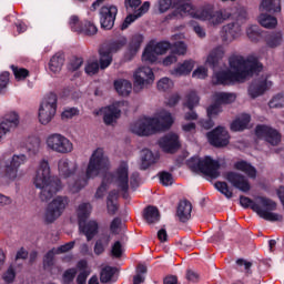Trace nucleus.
<instances>
[{"mask_svg":"<svg viewBox=\"0 0 284 284\" xmlns=\"http://www.w3.org/2000/svg\"><path fill=\"white\" fill-rule=\"evenodd\" d=\"M229 65L232 71L214 72L211 83L213 85H233V83H245L252 79L253 74H258L263 70V64L258 58L250 55H233L229 59Z\"/></svg>","mask_w":284,"mask_h":284,"instance_id":"obj_1","label":"nucleus"},{"mask_svg":"<svg viewBox=\"0 0 284 284\" xmlns=\"http://www.w3.org/2000/svg\"><path fill=\"white\" fill-rule=\"evenodd\" d=\"M33 185L40 190V200L43 202L50 201L54 194L63 190L61 180L52 175V169L47 159H42L38 162L33 176Z\"/></svg>","mask_w":284,"mask_h":284,"instance_id":"obj_2","label":"nucleus"},{"mask_svg":"<svg viewBox=\"0 0 284 284\" xmlns=\"http://www.w3.org/2000/svg\"><path fill=\"white\" fill-rule=\"evenodd\" d=\"M174 125V116L170 111L162 109L153 118H141L133 122L130 131L138 136H150L156 132H165Z\"/></svg>","mask_w":284,"mask_h":284,"instance_id":"obj_3","label":"nucleus"},{"mask_svg":"<svg viewBox=\"0 0 284 284\" xmlns=\"http://www.w3.org/2000/svg\"><path fill=\"white\" fill-rule=\"evenodd\" d=\"M175 8L182 17H192L193 19H199L200 21H206L209 26H221L224 21L232 18V12L227 9L214 10L212 7H204L202 9L195 10L192 3L178 2Z\"/></svg>","mask_w":284,"mask_h":284,"instance_id":"obj_4","label":"nucleus"},{"mask_svg":"<svg viewBox=\"0 0 284 284\" xmlns=\"http://www.w3.org/2000/svg\"><path fill=\"white\" fill-rule=\"evenodd\" d=\"M109 187H116L119 192H123L125 199L128 190H130V165L122 161L113 173H105L102 183L95 192V199H103Z\"/></svg>","mask_w":284,"mask_h":284,"instance_id":"obj_5","label":"nucleus"},{"mask_svg":"<svg viewBox=\"0 0 284 284\" xmlns=\"http://www.w3.org/2000/svg\"><path fill=\"white\" fill-rule=\"evenodd\" d=\"M110 168V159L105 155L102 148H98L90 156L89 164L87 166L85 176L77 180L73 184H69V190L73 194L81 192L90 179H97L101 172H105Z\"/></svg>","mask_w":284,"mask_h":284,"instance_id":"obj_6","label":"nucleus"},{"mask_svg":"<svg viewBox=\"0 0 284 284\" xmlns=\"http://www.w3.org/2000/svg\"><path fill=\"white\" fill-rule=\"evenodd\" d=\"M240 205L242 207H250L264 221H270L271 223L283 221V215L274 213L276 210V202L265 196H257L253 201L247 196H240Z\"/></svg>","mask_w":284,"mask_h":284,"instance_id":"obj_7","label":"nucleus"},{"mask_svg":"<svg viewBox=\"0 0 284 284\" xmlns=\"http://www.w3.org/2000/svg\"><path fill=\"white\" fill-rule=\"evenodd\" d=\"M233 19H235V22L223 26L220 31V37L223 43H232L242 37L243 28L241 27V23L247 21V10H245V8H240L234 13Z\"/></svg>","mask_w":284,"mask_h":284,"instance_id":"obj_8","label":"nucleus"},{"mask_svg":"<svg viewBox=\"0 0 284 284\" xmlns=\"http://www.w3.org/2000/svg\"><path fill=\"white\" fill-rule=\"evenodd\" d=\"M187 165L192 172H201V174H205L210 179H219L221 176V171H219L221 170V163L210 156H193L187 161Z\"/></svg>","mask_w":284,"mask_h":284,"instance_id":"obj_9","label":"nucleus"},{"mask_svg":"<svg viewBox=\"0 0 284 284\" xmlns=\"http://www.w3.org/2000/svg\"><path fill=\"white\" fill-rule=\"evenodd\" d=\"M92 205L90 203H82L78 207L79 230L84 234L87 241H92L99 234V223L91 220L85 223V219L90 216Z\"/></svg>","mask_w":284,"mask_h":284,"instance_id":"obj_10","label":"nucleus"},{"mask_svg":"<svg viewBox=\"0 0 284 284\" xmlns=\"http://www.w3.org/2000/svg\"><path fill=\"white\" fill-rule=\"evenodd\" d=\"M45 146L49 152L55 154H72L74 152V143L68 136L61 133H51L45 138Z\"/></svg>","mask_w":284,"mask_h":284,"instance_id":"obj_11","label":"nucleus"},{"mask_svg":"<svg viewBox=\"0 0 284 284\" xmlns=\"http://www.w3.org/2000/svg\"><path fill=\"white\" fill-rule=\"evenodd\" d=\"M70 204V199L65 195L55 196L47 206L44 213L45 223H54L57 219L65 212V207Z\"/></svg>","mask_w":284,"mask_h":284,"instance_id":"obj_12","label":"nucleus"},{"mask_svg":"<svg viewBox=\"0 0 284 284\" xmlns=\"http://www.w3.org/2000/svg\"><path fill=\"white\" fill-rule=\"evenodd\" d=\"M57 114V94L49 93L41 102L38 119L41 125H48Z\"/></svg>","mask_w":284,"mask_h":284,"instance_id":"obj_13","label":"nucleus"},{"mask_svg":"<svg viewBox=\"0 0 284 284\" xmlns=\"http://www.w3.org/2000/svg\"><path fill=\"white\" fill-rule=\"evenodd\" d=\"M171 48L172 43L168 41L150 42L144 49L142 61L145 63H155L159 55L165 54Z\"/></svg>","mask_w":284,"mask_h":284,"instance_id":"obj_14","label":"nucleus"},{"mask_svg":"<svg viewBox=\"0 0 284 284\" xmlns=\"http://www.w3.org/2000/svg\"><path fill=\"white\" fill-rule=\"evenodd\" d=\"M154 83V71L150 67H140L133 73V88L135 92L145 90Z\"/></svg>","mask_w":284,"mask_h":284,"instance_id":"obj_15","label":"nucleus"},{"mask_svg":"<svg viewBox=\"0 0 284 284\" xmlns=\"http://www.w3.org/2000/svg\"><path fill=\"white\" fill-rule=\"evenodd\" d=\"M119 9L114 4H106L100 9V24L104 30H112L114 21H116Z\"/></svg>","mask_w":284,"mask_h":284,"instance_id":"obj_16","label":"nucleus"},{"mask_svg":"<svg viewBox=\"0 0 284 284\" xmlns=\"http://www.w3.org/2000/svg\"><path fill=\"white\" fill-rule=\"evenodd\" d=\"M58 173L61 179H72L79 172V163L69 158H60L57 162Z\"/></svg>","mask_w":284,"mask_h":284,"instance_id":"obj_17","label":"nucleus"},{"mask_svg":"<svg viewBox=\"0 0 284 284\" xmlns=\"http://www.w3.org/2000/svg\"><path fill=\"white\" fill-rule=\"evenodd\" d=\"M255 134L257 139H264L270 145H278L281 143V134L271 126L260 124L255 129Z\"/></svg>","mask_w":284,"mask_h":284,"instance_id":"obj_18","label":"nucleus"},{"mask_svg":"<svg viewBox=\"0 0 284 284\" xmlns=\"http://www.w3.org/2000/svg\"><path fill=\"white\" fill-rule=\"evenodd\" d=\"M206 136L209 143L214 148H225L230 143V133L222 126L209 132Z\"/></svg>","mask_w":284,"mask_h":284,"instance_id":"obj_19","label":"nucleus"},{"mask_svg":"<svg viewBox=\"0 0 284 284\" xmlns=\"http://www.w3.org/2000/svg\"><path fill=\"white\" fill-rule=\"evenodd\" d=\"M70 28L73 32H79L82 34H87V37H92L99 32L97 24L92 21H84L83 27L79 22V18L77 16H72L69 20Z\"/></svg>","mask_w":284,"mask_h":284,"instance_id":"obj_20","label":"nucleus"},{"mask_svg":"<svg viewBox=\"0 0 284 284\" xmlns=\"http://www.w3.org/2000/svg\"><path fill=\"white\" fill-rule=\"evenodd\" d=\"M26 163H28V156L26 154H14L10 161V164L6 165L7 179L14 181V179H17L19 168H21V165H26Z\"/></svg>","mask_w":284,"mask_h":284,"instance_id":"obj_21","label":"nucleus"},{"mask_svg":"<svg viewBox=\"0 0 284 284\" xmlns=\"http://www.w3.org/2000/svg\"><path fill=\"white\" fill-rule=\"evenodd\" d=\"M272 88V81H268L266 77H262L257 80H254L248 87V97L251 99H257L267 92Z\"/></svg>","mask_w":284,"mask_h":284,"instance_id":"obj_22","label":"nucleus"},{"mask_svg":"<svg viewBox=\"0 0 284 284\" xmlns=\"http://www.w3.org/2000/svg\"><path fill=\"white\" fill-rule=\"evenodd\" d=\"M201 101V98H199V94L196 91H190L184 101V108H187L190 112L184 114L185 121H196L199 119V114L194 112V108H197L199 103Z\"/></svg>","mask_w":284,"mask_h":284,"instance_id":"obj_23","label":"nucleus"},{"mask_svg":"<svg viewBox=\"0 0 284 284\" xmlns=\"http://www.w3.org/2000/svg\"><path fill=\"white\" fill-rule=\"evenodd\" d=\"M159 145L163 152L174 154V152L181 148V142L176 133H169L159 140Z\"/></svg>","mask_w":284,"mask_h":284,"instance_id":"obj_24","label":"nucleus"},{"mask_svg":"<svg viewBox=\"0 0 284 284\" xmlns=\"http://www.w3.org/2000/svg\"><path fill=\"white\" fill-rule=\"evenodd\" d=\"M119 103H114L101 109L105 125H114V123L119 121V119L121 118V109L119 108Z\"/></svg>","mask_w":284,"mask_h":284,"instance_id":"obj_25","label":"nucleus"},{"mask_svg":"<svg viewBox=\"0 0 284 284\" xmlns=\"http://www.w3.org/2000/svg\"><path fill=\"white\" fill-rule=\"evenodd\" d=\"M227 182L233 184L241 192H250V182L247 179L236 172H230L226 175Z\"/></svg>","mask_w":284,"mask_h":284,"instance_id":"obj_26","label":"nucleus"},{"mask_svg":"<svg viewBox=\"0 0 284 284\" xmlns=\"http://www.w3.org/2000/svg\"><path fill=\"white\" fill-rule=\"evenodd\" d=\"M148 10H150V2L146 1L138 9V11H135V14H130L124 19L121 30H128V28H130V26H132L136 19L143 17Z\"/></svg>","mask_w":284,"mask_h":284,"instance_id":"obj_27","label":"nucleus"},{"mask_svg":"<svg viewBox=\"0 0 284 284\" xmlns=\"http://www.w3.org/2000/svg\"><path fill=\"white\" fill-rule=\"evenodd\" d=\"M178 219L182 222L185 223L186 221H190L192 216V203L187 200H183L179 203L178 206Z\"/></svg>","mask_w":284,"mask_h":284,"instance_id":"obj_28","label":"nucleus"},{"mask_svg":"<svg viewBox=\"0 0 284 284\" xmlns=\"http://www.w3.org/2000/svg\"><path fill=\"white\" fill-rule=\"evenodd\" d=\"M225 57V49L220 45L214 48L206 58V65H210V68H216L219 65V61Z\"/></svg>","mask_w":284,"mask_h":284,"instance_id":"obj_29","label":"nucleus"},{"mask_svg":"<svg viewBox=\"0 0 284 284\" xmlns=\"http://www.w3.org/2000/svg\"><path fill=\"white\" fill-rule=\"evenodd\" d=\"M141 43H143V34H135L131 38L126 51V59L130 60L136 55V52L141 50Z\"/></svg>","mask_w":284,"mask_h":284,"instance_id":"obj_30","label":"nucleus"},{"mask_svg":"<svg viewBox=\"0 0 284 284\" xmlns=\"http://www.w3.org/2000/svg\"><path fill=\"white\" fill-rule=\"evenodd\" d=\"M110 241H112V235L109 233H103L99 236V239L95 241L93 252L97 256H101L103 252H105V248L108 245H110Z\"/></svg>","mask_w":284,"mask_h":284,"instance_id":"obj_31","label":"nucleus"},{"mask_svg":"<svg viewBox=\"0 0 284 284\" xmlns=\"http://www.w3.org/2000/svg\"><path fill=\"white\" fill-rule=\"evenodd\" d=\"M260 12H272L276 14L281 12V0H262L258 7Z\"/></svg>","mask_w":284,"mask_h":284,"instance_id":"obj_32","label":"nucleus"},{"mask_svg":"<svg viewBox=\"0 0 284 284\" xmlns=\"http://www.w3.org/2000/svg\"><path fill=\"white\" fill-rule=\"evenodd\" d=\"M195 63L196 62L194 60H185L182 64H179L175 69H173L171 74L173 77H185L190 74L192 70H194Z\"/></svg>","mask_w":284,"mask_h":284,"instance_id":"obj_33","label":"nucleus"},{"mask_svg":"<svg viewBox=\"0 0 284 284\" xmlns=\"http://www.w3.org/2000/svg\"><path fill=\"white\" fill-rule=\"evenodd\" d=\"M264 41L268 48H278L283 43V31H272L266 33Z\"/></svg>","mask_w":284,"mask_h":284,"instance_id":"obj_34","label":"nucleus"},{"mask_svg":"<svg viewBox=\"0 0 284 284\" xmlns=\"http://www.w3.org/2000/svg\"><path fill=\"white\" fill-rule=\"evenodd\" d=\"M257 21L262 28L266 30H274L278 26V19L270 13H261L257 18Z\"/></svg>","mask_w":284,"mask_h":284,"instance_id":"obj_35","label":"nucleus"},{"mask_svg":"<svg viewBox=\"0 0 284 284\" xmlns=\"http://www.w3.org/2000/svg\"><path fill=\"white\" fill-rule=\"evenodd\" d=\"M250 121H252L250 114L243 113L235 121L232 122L231 130L233 132H241L247 129V125H250Z\"/></svg>","mask_w":284,"mask_h":284,"instance_id":"obj_36","label":"nucleus"},{"mask_svg":"<svg viewBox=\"0 0 284 284\" xmlns=\"http://www.w3.org/2000/svg\"><path fill=\"white\" fill-rule=\"evenodd\" d=\"M190 3V2H185V0H175L174 2H172V0H160L159 1V10L160 12H168L169 9L173 8V17H185L182 16L181 12H178L176 10V3Z\"/></svg>","mask_w":284,"mask_h":284,"instance_id":"obj_37","label":"nucleus"},{"mask_svg":"<svg viewBox=\"0 0 284 284\" xmlns=\"http://www.w3.org/2000/svg\"><path fill=\"white\" fill-rule=\"evenodd\" d=\"M64 62H65V58H63V54L55 53L49 62L50 72L52 74H59L61 72V69L63 68Z\"/></svg>","mask_w":284,"mask_h":284,"instance_id":"obj_38","label":"nucleus"},{"mask_svg":"<svg viewBox=\"0 0 284 284\" xmlns=\"http://www.w3.org/2000/svg\"><path fill=\"white\" fill-rule=\"evenodd\" d=\"M214 101H216L220 105H230V103H234L236 101V93L230 92H216L213 95Z\"/></svg>","mask_w":284,"mask_h":284,"instance_id":"obj_39","label":"nucleus"},{"mask_svg":"<svg viewBox=\"0 0 284 284\" xmlns=\"http://www.w3.org/2000/svg\"><path fill=\"white\" fill-rule=\"evenodd\" d=\"M235 170H239L240 172H244V174H247L250 179H256V169L252 166L250 162L246 161H237L234 164Z\"/></svg>","mask_w":284,"mask_h":284,"instance_id":"obj_40","label":"nucleus"},{"mask_svg":"<svg viewBox=\"0 0 284 284\" xmlns=\"http://www.w3.org/2000/svg\"><path fill=\"white\" fill-rule=\"evenodd\" d=\"M100 54V68L101 70H105V68H110L112 63V51L108 47H102L99 50Z\"/></svg>","mask_w":284,"mask_h":284,"instance_id":"obj_41","label":"nucleus"},{"mask_svg":"<svg viewBox=\"0 0 284 284\" xmlns=\"http://www.w3.org/2000/svg\"><path fill=\"white\" fill-rule=\"evenodd\" d=\"M27 152L29 156H37L41 152V139L31 136L27 142Z\"/></svg>","mask_w":284,"mask_h":284,"instance_id":"obj_42","label":"nucleus"},{"mask_svg":"<svg viewBox=\"0 0 284 284\" xmlns=\"http://www.w3.org/2000/svg\"><path fill=\"white\" fill-rule=\"evenodd\" d=\"M114 89L121 97H129L132 92V82L128 80H116L114 82Z\"/></svg>","mask_w":284,"mask_h":284,"instance_id":"obj_43","label":"nucleus"},{"mask_svg":"<svg viewBox=\"0 0 284 284\" xmlns=\"http://www.w3.org/2000/svg\"><path fill=\"white\" fill-rule=\"evenodd\" d=\"M144 219H145L146 223H149V224L159 223V221L161 219L159 209H156V206H148L144 210Z\"/></svg>","mask_w":284,"mask_h":284,"instance_id":"obj_44","label":"nucleus"},{"mask_svg":"<svg viewBox=\"0 0 284 284\" xmlns=\"http://www.w3.org/2000/svg\"><path fill=\"white\" fill-rule=\"evenodd\" d=\"M141 168L142 170H148V166L152 165V163H156V156L152 151L144 149L141 152Z\"/></svg>","mask_w":284,"mask_h":284,"instance_id":"obj_45","label":"nucleus"},{"mask_svg":"<svg viewBox=\"0 0 284 284\" xmlns=\"http://www.w3.org/2000/svg\"><path fill=\"white\" fill-rule=\"evenodd\" d=\"M116 199H119V192L112 191L109 193L106 199V207L109 214H116V210H119V205L116 204Z\"/></svg>","mask_w":284,"mask_h":284,"instance_id":"obj_46","label":"nucleus"},{"mask_svg":"<svg viewBox=\"0 0 284 284\" xmlns=\"http://www.w3.org/2000/svg\"><path fill=\"white\" fill-rule=\"evenodd\" d=\"M2 123H6L10 130H14L19 125V113L17 111L7 113Z\"/></svg>","mask_w":284,"mask_h":284,"instance_id":"obj_47","label":"nucleus"},{"mask_svg":"<svg viewBox=\"0 0 284 284\" xmlns=\"http://www.w3.org/2000/svg\"><path fill=\"white\" fill-rule=\"evenodd\" d=\"M116 274V267L104 266L100 273L101 283H110L112 281V276Z\"/></svg>","mask_w":284,"mask_h":284,"instance_id":"obj_48","label":"nucleus"},{"mask_svg":"<svg viewBox=\"0 0 284 284\" xmlns=\"http://www.w3.org/2000/svg\"><path fill=\"white\" fill-rule=\"evenodd\" d=\"M172 54H178L179 57H183V54L187 53V44L183 41L175 42L171 44Z\"/></svg>","mask_w":284,"mask_h":284,"instance_id":"obj_49","label":"nucleus"},{"mask_svg":"<svg viewBox=\"0 0 284 284\" xmlns=\"http://www.w3.org/2000/svg\"><path fill=\"white\" fill-rule=\"evenodd\" d=\"M125 43H128V39L125 37H121L111 42L106 48L114 54V52H119V50H121Z\"/></svg>","mask_w":284,"mask_h":284,"instance_id":"obj_50","label":"nucleus"},{"mask_svg":"<svg viewBox=\"0 0 284 284\" xmlns=\"http://www.w3.org/2000/svg\"><path fill=\"white\" fill-rule=\"evenodd\" d=\"M172 88H174V82L170 78H162L158 82V90L160 92H169Z\"/></svg>","mask_w":284,"mask_h":284,"instance_id":"obj_51","label":"nucleus"},{"mask_svg":"<svg viewBox=\"0 0 284 284\" xmlns=\"http://www.w3.org/2000/svg\"><path fill=\"white\" fill-rule=\"evenodd\" d=\"M8 83H10V72L4 71L0 73V94H6L8 91Z\"/></svg>","mask_w":284,"mask_h":284,"instance_id":"obj_52","label":"nucleus"},{"mask_svg":"<svg viewBox=\"0 0 284 284\" xmlns=\"http://www.w3.org/2000/svg\"><path fill=\"white\" fill-rule=\"evenodd\" d=\"M246 36L251 41H258V37H261V29L258 26L254 24L246 29Z\"/></svg>","mask_w":284,"mask_h":284,"instance_id":"obj_53","label":"nucleus"},{"mask_svg":"<svg viewBox=\"0 0 284 284\" xmlns=\"http://www.w3.org/2000/svg\"><path fill=\"white\" fill-rule=\"evenodd\" d=\"M11 70L13 72L17 81H23V79H26L28 77V74H30V72L27 69L18 68L14 65H11Z\"/></svg>","mask_w":284,"mask_h":284,"instance_id":"obj_54","label":"nucleus"},{"mask_svg":"<svg viewBox=\"0 0 284 284\" xmlns=\"http://www.w3.org/2000/svg\"><path fill=\"white\" fill-rule=\"evenodd\" d=\"M74 116H79V109L77 108H67L61 113V119L63 121H68L69 119H74Z\"/></svg>","mask_w":284,"mask_h":284,"instance_id":"obj_55","label":"nucleus"},{"mask_svg":"<svg viewBox=\"0 0 284 284\" xmlns=\"http://www.w3.org/2000/svg\"><path fill=\"white\" fill-rule=\"evenodd\" d=\"M209 119H214V116H219L223 112V109L221 108V104L217 102L215 104L210 105L206 109Z\"/></svg>","mask_w":284,"mask_h":284,"instance_id":"obj_56","label":"nucleus"},{"mask_svg":"<svg viewBox=\"0 0 284 284\" xmlns=\"http://www.w3.org/2000/svg\"><path fill=\"white\" fill-rule=\"evenodd\" d=\"M268 108H284V93L276 94L270 102Z\"/></svg>","mask_w":284,"mask_h":284,"instance_id":"obj_57","label":"nucleus"},{"mask_svg":"<svg viewBox=\"0 0 284 284\" xmlns=\"http://www.w3.org/2000/svg\"><path fill=\"white\" fill-rule=\"evenodd\" d=\"M85 73L89 74V77H93V74H97L99 72V62L95 61H88L85 65Z\"/></svg>","mask_w":284,"mask_h":284,"instance_id":"obj_58","label":"nucleus"},{"mask_svg":"<svg viewBox=\"0 0 284 284\" xmlns=\"http://www.w3.org/2000/svg\"><path fill=\"white\" fill-rule=\"evenodd\" d=\"M215 187L221 192V194H224V196H226V199H232V191H230L227 183L216 182Z\"/></svg>","mask_w":284,"mask_h":284,"instance_id":"obj_59","label":"nucleus"},{"mask_svg":"<svg viewBox=\"0 0 284 284\" xmlns=\"http://www.w3.org/2000/svg\"><path fill=\"white\" fill-rule=\"evenodd\" d=\"M77 276V268H69L62 275V281L65 284H70L74 281V277Z\"/></svg>","mask_w":284,"mask_h":284,"instance_id":"obj_60","label":"nucleus"},{"mask_svg":"<svg viewBox=\"0 0 284 284\" xmlns=\"http://www.w3.org/2000/svg\"><path fill=\"white\" fill-rule=\"evenodd\" d=\"M54 254L58 253L54 251V248H52L44 255L43 265L45 268L52 267V265H54Z\"/></svg>","mask_w":284,"mask_h":284,"instance_id":"obj_61","label":"nucleus"},{"mask_svg":"<svg viewBox=\"0 0 284 284\" xmlns=\"http://www.w3.org/2000/svg\"><path fill=\"white\" fill-rule=\"evenodd\" d=\"M122 225H123V222L121 221V217H114L110 224L111 233L119 234V232H121Z\"/></svg>","mask_w":284,"mask_h":284,"instance_id":"obj_62","label":"nucleus"},{"mask_svg":"<svg viewBox=\"0 0 284 284\" xmlns=\"http://www.w3.org/2000/svg\"><path fill=\"white\" fill-rule=\"evenodd\" d=\"M111 253L115 258H121V256H123V245L120 241L114 242L111 248Z\"/></svg>","mask_w":284,"mask_h":284,"instance_id":"obj_63","label":"nucleus"},{"mask_svg":"<svg viewBox=\"0 0 284 284\" xmlns=\"http://www.w3.org/2000/svg\"><path fill=\"white\" fill-rule=\"evenodd\" d=\"M193 79H207V68L201 65L197 67L193 73H192Z\"/></svg>","mask_w":284,"mask_h":284,"instance_id":"obj_64","label":"nucleus"}]
</instances>
